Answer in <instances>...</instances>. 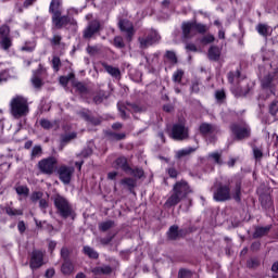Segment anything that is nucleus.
Instances as JSON below:
<instances>
[{"label":"nucleus","mask_w":278,"mask_h":278,"mask_svg":"<svg viewBox=\"0 0 278 278\" xmlns=\"http://www.w3.org/2000/svg\"><path fill=\"white\" fill-rule=\"evenodd\" d=\"M39 207L43 212V214H47V207H49V200L41 198L39 200Z\"/></svg>","instance_id":"5fc2aeb1"},{"label":"nucleus","mask_w":278,"mask_h":278,"mask_svg":"<svg viewBox=\"0 0 278 278\" xmlns=\"http://www.w3.org/2000/svg\"><path fill=\"white\" fill-rule=\"evenodd\" d=\"M79 116L87 121V123H91L92 125H99L101 123L99 118L93 117L92 113L86 109L79 111Z\"/></svg>","instance_id":"aec40b11"},{"label":"nucleus","mask_w":278,"mask_h":278,"mask_svg":"<svg viewBox=\"0 0 278 278\" xmlns=\"http://www.w3.org/2000/svg\"><path fill=\"white\" fill-rule=\"evenodd\" d=\"M109 138L110 140H125V138H127V135L125 132H109Z\"/></svg>","instance_id":"ea45409f"},{"label":"nucleus","mask_w":278,"mask_h":278,"mask_svg":"<svg viewBox=\"0 0 278 278\" xmlns=\"http://www.w3.org/2000/svg\"><path fill=\"white\" fill-rule=\"evenodd\" d=\"M181 197L177 194L175 191L174 193L166 200L165 207H175L181 202Z\"/></svg>","instance_id":"bb28decb"},{"label":"nucleus","mask_w":278,"mask_h":278,"mask_svg":"<svg viewBox=\"0 0 278 278\" xmlns=\"http://www.w3.org/2000/svg\"><path fill=\"white\" fill-rule=\"evenodd\" d=\"M113 45L116 49H125V41H123V37L121 36L114 38Z\"/></svg>","instance_id":"603ef678"},{"label":"nucleus","mask_w":278,"mask_h":278,"mask_svg":"<svg viewBox=\"0 0 278 278\" xmlns=\"http://www.w3.org/2000/svg\"><path fill=\"white\" fill-rule=\"evenodd\" d=\"M74 173L75 167L73 166L61 165L58 169L59 179L65 186H68V184H71Z\"/></svg>","instance_id":"f8f14e48"},{"label":"nucleus","mask_w":278,"mask_h":278,"mask_svg":"<svg viewBox=\"0 0 278 278\" xmlns=\"http://www.w3.org/2000/svg\"><path fill=\"white\" fill-rule=\"evenodd\" d=\"M118 111L121 113L122 118H127V112H142V109L140 106H138V104H131L128 103L127 105L123 104V103H118L117 104Z\"/></svg>","instance_id":"2eb2a0df"},{"label":"nucleus","mask_w":278,"mask_h":278,"mask_svg":"<svg viewBox=\"0 0 278 278\" xmlns=\"http://www.w3.org/2000/svg\"><path fill=\"white\" fill-rule=\"evenodd\" d=\"M178 278H192V270L186 268L179 269Z\"/></svg>","instance_id":"de8ad7c7"},{"label":"nucleus","mask_w":278,"mask_h":278,"mask_svg":"<svg viewBox=\"0 0 278 278\" xmlns=\"http://www.w3.org/2000/svg\"><path fill=\"white\" fill-rule=\"evenodd\" d=\"M166 173L169 175L172 179H177V175H179V172H177L175 167L167 168Z\"/></svg>","instance_id":"052dcab7"},{"label":"nucleus","mask_w":278,"mask_h":278,"mask_svg":"<svg viewBox=\"0 0 278 278\" xmlns=\"http://www.w3.org/2000/svg\"><path fill=\"white\" fill-rule=\"evenodd\" d=\"M128 175H132V177H136V179H142L144 176V170L142 168H131L127 172Z\"/></svg>","instance_id":"c9c22d12"},{"label":"nucleus","mask_w":278,"mask_h":278,"mask_svg":"<svg viewBox=\"0 0 278 278\" xmlns=\"http://www.w3.org/2000/svg\"><path fill=\"white\" fill-rule=\"evenodd\" d=\"M199 131L203 138H207L208 142H216V134H220V128L216 124L202 123Z\"/></svg>","instance_id":"423d86ee"},{"label":"nucleus","mask_w":278,"mask_h":278,"mask_svg":"<svg viewBox=\"0 0 278 278\" xmlns=\"http://www.w3.org/2000/svg\"><path fill=\"white\" fill-rule=\"evenodd\" d=\"M215 98L217 101H223V99H225V90H217L215 92Z\"/></svg>","instance_id":"338daca9"},{"label":"nucleus","mask_w":278,"mask_h":278,"mask_svg":"<svg viewBox=\"0 0 278 278\" xmlns=\"http://www.w3.org/2000/svg\"><path fill=\"white\" fill-rule=\"evenodd\" d=\"M175 84H181V79H184V70H177L172 77Z\"/></svg>","instance_id":"79ce46f5"},{"label":"nucleus","mask_w":278,"mask_h":278,"mask_svg":"<svg viewBox=\"0 0 278 278\" xmlns=\"http://www.w3.org/2000/svg\"><path fill=\"white\" fill-rule=\"evenodd\" d=\"M256 31L260 34V36H263V38H268V36L273 34V28H270V26L267 24H257Z\"/></svg>","instance_id":"a878e982"},{"label":"nucleus","mask_w":278,"mask_h":278,"mask_svg":"<svg viewBox=\"0 0 278 278\" xmlns=\"http://www.w3.org/2000/svg\"><path fill=\"white\" fill-rule=\"evenodd\" d=\"M83 253L90 260H99V252H97L93 248H90V245H85L83 248Z\"/></svg>","instance_id":"c756f323"},{"label":"nucleus","mask_w":278,"mask_h":278,"mask_svg":"<svg viewBox=\"0 0 278 278\" xmlns=\"http://www.w3.org/2000/svg\"><path fill=\"white\" fill-rule=\"evenodd\" d=\"M114 240V236H108L106 238L100 239V244H103V247H106V244H110Z\"/></svg>","instance_id":"e2e57ef3"},{"label":"nucleus","mask_w":278,"mask_h":278,"mask_svg":"<svg viewBox=\"0 0 278 278\" xmlns=\"http://www.w3.org/2000/svg\"><path fill=\"white\" fill-rule=\"evenodd\" d=\"M116 227V223H114V220L110 219V220H106V222H101L98 226L99 228V231H110V229Z\"/></svg>","instance_id":"2f4dec72"},{"label":"nucleus","mask_w":278,"mask_h":278,"mask_svg":"<svg viewBox=\"0 0 278 278\" xmlns=\"http://www.w3.org/2000/svg\"><path fill=\"white\" fill-rule=\"evenodd\" d=\"M184 230H179V226L173 225L167 231L168 240H177Z\"/></svg>","instance_id":"cd10ccee"},{"label":"nucleus","mask_w":278,"mask_h":278,"mask_svg":"<svg viewBox=\"0 0 278 278\" xmlns=\"http://www.w3.org/2000/svg\"><path fill=\"white\" fill-rule=\"evenodd\" d=\"M165 58L170 62V64H177V54L174 51L167 50Z\"/></svg>","instance_id":"a18cd8bd"},{"label":"nucleus","mask_w":278,"mask_h":278,"mask_svg":"<svg viewBox=\"0 0 278 278\" xmlns=\"http://www.w3.org/2000/svg\"><path fill=\"white\" fill-rule=\"evenodd\" d=\"M75 270V265H73V262L71 261H64L61 266V271L63 275H73Z\"/></svg>","instance_id":"c85d7f7f"},{"label":"nucleus","mask_w":278,"mask_h":278,"mask_svg":"<svg viewBox=\"0 0 278 278\" xmlns=\"http://www.w3.org/2000/svg\"><path fill=\"white\" fill-rule=\"evenodd\" d=\"M214 40H216V38L214 37V35L207 34V35L203 36V37L200 39V42H201L202 45H212V42H214Z\"/></svg>","instance_id":"37998d69"},{"label":"nucleus","mask_w":278,"mask_h":278,"mask_svg":"<svg viewBox=\"0 0 278 278\" xmlns=\"http://www.w3.org/2000/svg\"><path fill=\"white\" fill-rule=\"evenodd\" d=\"M181 29H182V38L185 40H190L194 35L192 34V29H195L198 34H207L210 30V27L207 25L198 23L197 21L193 22H184L181 24Z\"/></svg>","instance_id":"39448f33"},{"label":"nucleus","mask_w":278,"mask_h":278,"mask_svg":"<svg viewBox=\"0 0 278 278\" xmlns=\"http://www.w3.org/2000/svg\"><path fill=\"white\" fill-rule=\"evenodd\" d=\"M87 53H89V55H98L99 48H97L94 46H88L87 47Z\"/></svg>","instance_id":"680f3d73"},{"label":"nucleus","mask_w":278,"mask_h":278,"mask_svg":"<svg viewBox=\"0 0 278 278\" xmlns=\"http://www.w3.org/2000/svg\"><path fill=\"white\" fill-rule=\"evenodd\" d=\"M115 166H116V168H121V170H124V173H129V170L131 168L125 156H121V157L116 159Z\"/></svg>","instance_id":"b1692460"},{"label":"nucleus","mask_w":278,"mask_h":278,"mask_svg":"<svg viewBox=\"0 0 278 278\" xmlns=\"http://www.w3.org/2000/svg\"><path fill=\"white\" fill-rule=\"evenodd\" d=\"M268 231H270V226L256 227L253 238H264V236H267Z\"/></svg>","instance_id":"473e14b6"},{"label":"nucleus","mask_w":278,"mask_h":278,"mask_svg":"<svg viewBox=\"0 0 278 278\" xmlns=\"http://www.w3.org/2000/svg\"><path fill=\"white\" fill-rule=\"evenodd\" d=\"M112 266L110 265H102V266H98V267H93L91 269V273L93 275H112Z\"/></svg>","instance_id":"4be33fe9"},{"label":"nucleus","mask_w":278,"mask_h":278,"mask_svg":"<svg viewBox=\"0 0 278 278\" xmlns=\"http://www.w3.org/2000/svg\"><path fill=\"white\" fill-rule=\"evenodd\" d=\"M51 47H60L62 45V35H53L52 38L49 39Z\"/></svg>","instance_id":"a19ab883"},{"label":"nucleus","mask_w":278,"mask_h":278,"mask_svg":"<svg viewBox=\"0 0 278 278\" xmlns=\"http://www.w3.org/2000/svg\"><path fill=\"white\" fill-rule=\"evenodd\" d=\"M39 124L42 127V129H47V130L53 129V127H55V123H53L47 118H41L39 121Z\"/></svg>","instance_id":"58836bf2"},{"label":"nucleus","mask_w":278,"mask_h":278,"mask_svg":"<svg viewBox=\"0 0 278 278\" xmlns=\"http://www.w3.org/2000/svg\"><path fill=\"white\" fill-rule=\"evenodd\" d=\"M253 155H254L255 160H262V157H264V153L257 147H253Z\"/></svg>","instance_id":"13d9d810"},{"label":"nucleus","mask_w":278,"mask_h":278,"mask_svg":"<svg viewBox=\"0 0 278 278\" xmlns=\"http://www.w3.org/2000/svg\"><path fill=\"white\" fill-rule=\"evenodd\" d=\"M277 112H278V100H274L269 104V114H271V116H277Z\"/></svg>","instance_id":"3c124183"},{"label":"nucleus","mask_w":278,"mask_h":278,"mask_svg":"<svg viewBox=\"0 0 278 278\" xmlns=\"http://www.w3.org/2000/svg\"><path fill=\"white\" fill-rule=\"evenodd\" d=\"M81 157H90V155H92V150L91 148H85L81 153H80Z\"/></svg>","instance_id":"69168bd1"},{"label":"nucleus","mask_w":278,"mask_h":278,"mask_svg":"<svg viewBox=\"0 0 278 278\" xmlns=\"http://www.w3.org/2000/svg\"><path fill=\"white\" fill-rule=\"evenodd\" d=\"M169 136L173 140H188L189 129L186 127V123L174 124Z\"/></svg>","instance_id":"1a4fd4ad"},{"label":"nucleus","mask_w":278,"mask_h":278,"mask_svg":"<svg viewBox=\"0 0 278 278\" xmlns=\"http://www.w3.org/2000/svg\"><path fill=\"white\" fill-rule=\"evenodd\" d=\"M121 31H125L127 40L134 38V24L128 20H122L118 23Z\"/></svg>","instance_id":"a211bd4d"},{"label":"nucleus","mask_w":278,"mask_h":278,"mask_svg":"<svg viewBox=\"0 0 278 278\" xmlns=\"http://www.w3.org/2000/svg\"><path fill=\"white\" fill-rule=\"evenodd\" d=\"M278 80L275 78V74L265 75L261 79V86L264 90H270L271 94H275V87L277 86Z\"/></svg>","instance_id":"4468645a"},{"label":"nucleus","mask_w":278,"mask_h":278,"mask_svg":"<svg viewBox=\"0 0 278 278\" xmlns=\"http://www.w3.org/2000/svg\"><path fill=\"white\" fill-rule=\"evenodd\" d=\"M160 34H157L155 30H149L143 36L138 38L139 47L140 49H149V47H152V45L160 42Z\"/></svg>","instance_id":"0eeeda50"},{"label":"nucleus","mask_w":278,"mask_h":278,"mask_svg":"<svg viewBox=\"0 0 278 278\" xmlns=\"http://www.w3.org/2000/svg\"><path fill=\"white\" fill-rule=\"evenodd\" d=\"M231 184L233 180L228 181V184L218 182L213 187V199L217 203H225V201L236 200L237 203L242 201V179L237 178L235 180V187L231 191Z\"/></svg>","instance_id":"f257e3e1"},{"label":"nucleus","mask_w":278,"mask_h":278,"mask_svg":"<svg viewBox=\"0 0 278 278\" xmlns=\"http://www.w3.org/2000/svg\"><path fill=\"white\" fill-rule=\"evenodd\" d=\"M60 66H62V61L59 59V56H53L52 59V68L58 73L60 71Z\"/></svg>","instance_id":"864d4df0"},{"label":"nucleus","mask_w":278,"mask_h":278,"mask_svg":"<svg viewBox=\"0 0 278 278\" xmlns=\"http://www.w3.org/2000/svg\"><path fill=\"white\" fill-rule=\"evenodd\" d=\"M208 160L217 164V166H223V152H211L208 154Z\"/></svg>","instance_id":"7c9ffc66"},{"label":"nucleus","mask_w":278,"mask_h":278,"mask_svg":"<svg viewBox=\"0 0 278 278\" xmlns=\"http://www.w3.org/2000/svg\"><path fill=\"white\" fill-rule=\"evenodd\" d=\"M0 47L3 49V51H9L12 47V38L3 37L0 41Z\"/></svg>","instance_id":"e433bc0d"},{"label":"nucleus","mask_w":278,"mask_h":278,"mask_svg":"<svg viewBox=\"0 0 278 278\" xmlns=\"http://www.w3.org/2000/svg\"><path fill=\"white\" fill-rule=\"evenodd\" d=\"M10 112L13 118H23L29 114V102L23 96H15L10 101Z\"/></svg>","instance_id":"7ed1b4c3"},{"label":"nucleus","mask_w":278,"mask_h":278,"mask_svg":"<svg viewBox=\"0 0 278 278\" xmlns=\"http://www.w3.org/2000/svg\"><path fill=\"white\" fill-rule=\"evenodd\" d=\"M40 199H42V192L40 191H35L30 195V201H33V203H37V201H40Z\"/></svg>","instance_id":"4d7b16f0"},{"label":"nucleus","mask_w":278,"mask_h":278,"mask_svg":"<svg viewBox=\"0 0 278 278\" xmlns=\"http://www.w3.org/2000/svg\"><path fill=\"white\" fill-rule=\"evenodd\" d=\"M68 255H70L68 248H62L61 257L64 262H71V260L68 258Z\"/></svg>","instance_id":"bf43d9fd"},{"label":"nucleus","mask_w":278,"mask_h":278,"mask_svg":"<svg viewBox=\"0 0 278 278\" xmlns=\"http://www.w3.org/2000/svg\"><path fill=\"white\" fill-rule=\"evenodd\" d=\"M208 60L211 62H218L220 60V48L218 46H212L208 49Z\"/></svg>","instance_id":"393cba45"},{"label":"nucleus","mask_w":278,"mask_h":278,"mask_svg":"<svg viewBox=\"0 0 278 278\" xmlns=\"http://www.w3.org/2000/svg\"><path fill=\"white\" fill-rule=\"evenodd\" d=\"M43 260H45V253H42V251L40 250H34L31 252L30 262H29V266L31 270H37V268H40L42 264H45Z\"/></svg>","instance_id":"ddd939ff"},{"label":"nucleus","mask_w":278,"mask_h":278,"mask_svg":"<svg viewBox=\"0 0 278 278\" xmlns=\"http://www.w3.org/2000/svg\"><path fill=\"white\" fill-rule=\"evenodd\" d=\"M42 155V147L35 146L31 150V160H36V157H40Z\"/></svg>","instance_id":"49530a36"},{"label":"nucleus","mask_w":278,"mask_h":278,"mask_svg":"<svg viewBox=\"0 0 278 278\" xmlns=\"http://www.w3.org/2000/svg\"><path fill=\"white\" fill-rule=\"evenodd\" d=\"M5 214H8V216H23V210H16L12 206H7Z\"/></svg>","instance_id":"4c0bfd02"},{"label":"nucleus","mask_w":278,"mask_h":278,"mask_svg":"<svg viewBox=\"0 0 278 278\" xmlns=\"http://www.w3.org/2000/svg\"><path fill=\"white\" fill-rule=\"evenodd\" d=\"M75 88L79 92V94H88V87H86L84 83H76Z\"/></svg>","instance_id":"09e8293b"},{"label":"nucleus","mask_w":278,"mask_h":278,"mask_svg":"<svg viewBox=\"0 0 278 278\" xmlns=\"http://www.w3.org/2000/svg\"><path fill=\"white\" fill-rule=\"evenodd\" d=\"M0 38H10V26L2 25L0 27Z\"/></svg>","instance_id":"8fccbe9b"},{"label":"nucleus","mask_w":278,"mask_h":278,"mask_svg":"<svg viewBox=\"0 0 278 278\" xmlns=\"http://www.w3.org/2000/svg\"><path fill=\"white\" fill-rule=\"evenodd\" d=\"M230 131H232L236 140H247V138H251V127L247 125L232 124Z\"/></svg>","instance_id":"9d476101"},{"label":"nucleus","mask_w":278,"mask_h":278,"mask_svg":"<svg viewBox=\"0 0 278 278\" xmlns=\"http://www.w3.org/2000/svg\"><path fill=\"white\" fill-rule=\"evenodd\" d=\"M119 184H121V186H123V188H126V190H129V192H134V189L137 186L136 179L129 178V177L123 178L119 181Z\"/></svg>","instance_id":"5701e85b"},{"label":"nucleus","mask_w":278,"mask_h":278,"mask_svg":"<svg viewBox=\"0 0 278 278\" xmlns=\"http://www.w3.org/2000/svg\"><path fill=\"white\" fill-rule=\"evenodd\" d=\"M248 266L249 268H257V266H260V261L256 258H252L248 261Z\"/></svg>","instance_id":"0e129e2a"},{"label":"nucleus","mask_w":278,"mask_h":278,"mask_svg":"<svg viewBox=\"0 0 278 278\" xmlns=\"http://www.w3.org/2000/svg\"><path fill=\"white\" fill-rule=\"evenodd\" d=\"M15 190L20 197H29V188L27 186H18Z\"/></svg>","instance_id":"c03bdc74"},{"label":"nucleus","mask_w":278,"mask_h":278,"mask_svg":"<svg viewBox=\"0 0 278 278\" xmlns=\"http://www.w3.org/2000/svg\"><path fill=\"white\" fill-rule=\"evenodd\" d=\"M195 149L193 148H187V149H182V150H178L176 152V157L178 160H181V157H186L187 155H190V153H194Z\"/></svg>","instance_id":"f704fd0d"},{"label":"nucleus","mask_w":278,"mask_h":278,"mask_svg":"<svg viewBox=\"0 0 278 278\" xmlns=\"http://www.w3.org/2000/svg\"><path fill=\"white\" fill-rule=\"evenodd\" d=\"M101 29V23L98 20H93L89 23L87 28L84 30V38H92L94 34H98Z\"/></svg>","instance_id":"f3484780"},{"label":"nucleus","mask_w":278,"mask_h":278,"mask_svg":"<svg viewBox=\"0 0 278 278\" xmlns=\"http://www.w3.org/2000/svg\"><path fill=\"white\" fill-rule=\"evenodd\" d=\"M58 166V159L49 156L38 162V169L42 175H53L55 167Z\"/></svg>","instance_id":"6e6552de"},{"label":"nucleus","mask_w":278,"mask_h":278,"mask_svg":"<svg viewBox=\"0 0 278 278\" xmlns=\"http://www.w3.org/2000/svg\"><path fill=\"white\" fill-rule=\"evenodd\" d=\"M261 205L264 210H270L273 212V198L270 194L263 193L260 195Z\"/></svg>","instance_id":"412c9836"},{"label":"nucleus","mask_w":278,"mask_h":278,"mask_svg":"<svg viewBox=\"0 0 278 278\" xmlns=\"http://www.w3.org/2000/svg\"><path fill=\"white\" fill-rule=\"evenodd\" d=\"M100 64L104 71L111 75V77H114V79H121V70L118 67L112 66L105 62H101Z\"/></svg>","instance_id":"6ab92c4d"},{"label":"nucleus","mask_w":278,"mask_h":278,"mask_svg":"<svg viewBox=\"0 0 278 278\" xmlns=\"http://www.w3.org/2000/svg\"><path fill=\"white\" fill-rule=\"evenodd\" d=\"M62 0H51L49 5V14L52 15V26L54 29H64L67 25H77V20L62 15Z\"/></svg>","instance_id":"f03ea898"},{"label":"nucleus","mask_w":278,"mask_h":278,"mask_svg":"<svg viewBox=\"0 0 278 278\" xmlns=\"http://www.w3.org/2000/svg\"><path fill=\"white\" fill-rule=\"evenodd\" d=\"M31 84L35 88H42V79H40V77L37 75L31 78Z\"/></svg>","instance_id":"6e6d98bb"},{"label":"nucleus","mask_w":278,"mask_h":278,"mask_svg":"<svg viewBox=\"0 0 278 278\" xmlns=\"http://www.w3.org/2000/svg\"><path fill=\"white\" fill-rule=\"evenodd\" d=\"M52 201L56 210V214H59L61 218H71V216H75V211L73 210L71 202H68V199L58 193L53 195Z\"/></svg>","instance_id":"20e7f679"},{"label":"nucleus","mask_w":278,"mask_h":278,"mask_svg":"<svg viewBox=\"0 0 278 278\" xmlns=\"http://www.w3.org/2000/svg\"><path fill=\"white\" fill-rule=\"evenodd\" d=\"M228 81L232 86V91L235 92L236 97H244V91H242V87H240L238 84H240V70H237L235 72L228 73Z\"/></svg>","instance_id":"9b49d317"},{"label":"nucleus","mask_w":278,"mask_h":278,"mask_svg":"<svg viewBox=\"0 0 278 278\" xmlns=\"http://www.w3.org/2000/svg\"><path fill=\"white\" fill-rule=\"evenodd\" d=\"M271 273H276V275H273V278H278V262L274 263L271 266Z\"/></svg>","instance_id":"774afa93"},{"label":"nucleus","mask_w":278,"mask_h":278,"mask_svg":"<svg viewBox=\"0 0 278 278\" xmlns=\"http://www.w3.org/2000/svg\"><path fill=\"white\" fill-rule=\"evenodd\" d=\"M75 138H77V132H71L63 136L61 140V151L64 149V147H66V144H68V142H71V140H75Z\"/></svg>","instance_id":"72a5a7b5"},{"label":"nucleus","mask_w":278,"mask_h":278,"mask_svg":"<svg viewBox=\"0 0 278 278\" xmlns=\"http://www.w3.org/2000/svg\"><path fill=\"white\" fill-rule=\"evenodd\" d=\"M173 190L179 194L182 199H186L192 190H190V186L186 181H178L174 185Z\"/></svg>","instance_id":"dca6fc26"}]
</instances>
